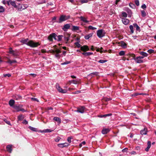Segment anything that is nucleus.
<instances>
[{
	"instance_id": "4c0bfd02",
	"label": "nucleus",
	"mask_w": 156,
	"mask_h": 156,
	"mask_svg": "<svg viewBox=\"0 0 156 156\" xmlns=\"http://www.w3.org/2000/svg\"><path fill=\"white\" fill-rule=\"evenodd\" d=\"M129 29L130 30L131 33L133 34L134 33L133 27L132 25H131L129 27Z\"/></svg>"
},
{
	"instance_id": "f3484780",
	"label": "nucleus",
	"mask_w": 156,
	"mask_h": 156,
	"mask_svg": "<svg viewBox=\"0 0 156 156\" xmlns=\"http://www.w3.org/2000/svg\"><path fill=\"white\" fill-rule=\"evenodd\" d=\"M110 131V130L108 128H104L102 130L101 132L103 134H107Z\"/></svg>"
},
{
	"instance_id": "4d7b16f0",
	"label": "nucleus",
	"mask_w": 156,
	"mask_h": 156,
	"mask_svg": "<svg viewBox=\"0 0 156 156\" xmlns=\"http://www.w3.org/2000/svg\"><path fill=\"white\" fill-rule=\"evenodd\" d=\"M80 1L81 4H83L85 3H87L88 2V0H80Z\"/></svg>"
},
{
	"instance_id": "bb28decb",
	"label": "nucleus",
	"mask_w": 156,
	"mask_h": 156,
	"mask_svg": "<svg viewBox=\"0 0 156 156\" xmlns=\"http://www.w3.org/2000/svg\"><path fill=\"white\" fill-rule=\"evenodd\" d=\"M93 34V33H90L88 34V35L85 36L84 37V38L86 40L88 39L90 37H92Z\"/></svg>"
},
{
	"instance_id": "412c9836",
	"label": "nucleus",
	"mask_w": 156,
	"mask_h": 156,
	"mask_svg": "<svg viewBox=\"0 0 156 156\" xmlns=\"http://www.w3.org/2000/svg\"><path fill=\"white\" fill-rule=\"evenodd\" d=\"M12 146L11 145H8L6 147L7 151L9 153H11L12 151Z\"/></svg>"
},
{
	"instance_id": "f8f14e48",
	"label": "nucleus",
	"mask_w": 156,
	"mask_h": 156,
	"mask_svg": "<svg viewBox=\"0 0 156 156\" xmlns=\"http://www.w3.org/2000/svg\"><path fill=\"white\" fill-rule=\"evenodd\" d=\"M70 25H72V24H65L63 26V27L62 28V30L64 31H66L68 29H69L70 28Z\"/></svg>"
},
{
	"instance_id": "f704fd0d",
	"label": "nucleus",
	"mask_w": 156,
	"mask_h": 156,
	"mask_svg": "<svg viewBox=\"0 0 156 156\" xmlns=\"http://www.w3.org/2000/svg\"><path fill=\"white\" fill-rule=\"evenodd\" d=\"M112 100V99L110 98H108L107 97H104L103 98V100L105 101H111Z\"/></svg>"
},
{
	"instance_id": "0e129e2a",
	"label": "nucleus",
	"mask_w": 156,
	"mask_h": 156,
	"mask_svg": "<svg viewBox=\"0 0 156 156\" xmlns=\"http://www.w3.org/2000/svg\"><path fill=\"white\" fill-rule=\"evenodd\" d=\"M31 99L33 101H37V102H39V101L36 98H31Z\"/></svg>"
},
{
	"instance_id": "f257e3e1",
	"label": "nucleus",
	"mask_w": 156,
	"mask_h": 156,
	"mask_svg": "<svg viewBox=\"0 0 156 156\" xmlns=\"http://www.w3.org/2000/svg\"><path fill=\"white\" fill-rule=\"evenodd\" d=\"M40 45L39 42H34L32 40L28 41L27 45L32 48H35L37 47Z\"/></svg>"
},
{
	"instance_id": "c756f323",
	"label": "nucleus",
	"mask_w": 156,
	"mask_h": 156,
	"mask_svg": "<svg viewBox=\"0 0 156 156\" xmlns=\"http://www.w3.org/2000/svg\"><path fill=\"white\" fill-rule=\"evenodd\" d=\"M63 37V36L62 35H59L58 36H57L56 37V40H57L58 41H61Z\"/></svg>"
},
{
	"instance_id": "2f4dec72",
	"label": "nucleus",
	"mask_w": 156,
	"mask_h": 156,
	"mask_svg": "<svg viewBox=\"0 0 156 156\" xmlns=\"http://www.w3.org/2000/svg\"><path fill=\"white\" fill-rule=\"evenodd\" d=\"M53 131L52 130H51L50 129H47L44 130H43L42 131L41 130V133L44 132V133H47V132H51Z\"/></svg>"
},
{
	"instance_id": "6e6d98bb",
	"label": "nucleus",
	"mask_w": 156,
	"mask_h": 156,
	"mask_svg": "<svg viewBox=\"0 0 156 156\" xmlns=\"http://www.w3.org/2000/svg\"><path fill=\"white\" fill-rule=\"evenodd\" d=\"M3 76H4L5 77L8 76V77H9L10 76H11V74L9 73V74H4Z\"/></svg>"
},
{
	"instance_id": "13d9d810",
	"label": "nucleus",
	"mask_w": 156,
	"mask_h": 156,
	"mask_svg": "<svg viewBox=\"0 0 156 156\" xmlns=\"http://www.w3.org/2000/svg\"><path fill=\"white\" fill-rule=\"evenodd\" d=\"M135 3L136 5L138 6L139 5V2L138 0H136L135 1Z\"/></svg>"
},
{
	"instance_id": "e2e57ef3",
	"label": "nucleus",
	"mask_w": 156,
	"mask_h": 156,
	"mask_svg": "<svg viewBox=\"0 0 156 156\" xmlns=\"http://www.w3.org/2000/svg\"><path fill=\"white\" fill-rule=\"evenodd\" d=\"M56 88L58 91L59 90L61 87L59 86L58 84H57L56 85Z\"/></svg>"
},
{
	"instance_id": "39448f33",
	"label": "nucleus",
	"mask_w": 156,
	"mask_h": 156,
	"mask_svg": "<svg viewBox=\"0 0 156 156\" xmlns=\"http://www.w3.org/2000/svg\"><path fill=\"white\" fill-rule=\"evenodd\" d=\"M28 7L27 4L21 5L19 4L17 7V9L18 10L21 11L22 10Z\"/></svg>"
},
{
	"instance_id": "680f3d73",
	"label": "nucleus",
	"mask_w": 156,
	"mask_h": 156,
	"mask_svg": "<svg viewBox=\"0 0 156 156\" xmlns=\"http://www.w3.org/2000/svg\"><path fill=\"white\" fill-rule=\"evenodd\" d=\"M128 150V148H126L123 149V150H122V151L123 153L126 152H127Z\"/></svg>"
},
{
	"instance_id": "ea45409f",
	"label": "nucleus",
	"mask_w": 156,
	"mask_h": 156,
	"mask_svg": "<svg viewBox=\"0 0 156 156\" xmlns=\"http://www.w3.org/2000/svg\"><path fill=\"white\" fill-rule=\"evenodd\" d=\"M5 11L4 8L2 6H0V12H3Z\"/></svg>"
},
{
	"instance_id": "5fc2aeb1",
	"label": "nucleus",
	"mask_w": 156,
	"mask_h": 156,
	"mask_svg": "<svg viewBox=\"0 0 156 156\" xmlns=\"http://www.w3.org/2000/svg\"><path fill=\"white\" fill-rule=\"evenodd\" d=\"M72 139V137H68L67 139V140L68 141V142L70 143L71 142V140Z\"/></svg>"
},
{
	"instance_id": "7c9ffc66",
	"label": "nucleus",
	"mask_w": 156,
	"mask_h": 156,
	"mask_svg": "<svg viewBox=\"0 0 156 156\" xmlns=\"http://www.w3.org/2000/svg\"><path fill=\"white\" fill-rule=\"evenodd\" d=\"M24 116L22 115H20L18 116V119L19 121H20L23 120L24 119Z\"/></svg>"
},
{
	"instance_id": "dca6fc26",
	"label": "nucleus",
	"mask_w": 156,
	"mask_h": 156,
	"mask_svg": "<svg viewBox=\"0 0 156 156\" xmlns=\"http://www.w3.org/2000/svg\"><path fill=\"white\" fill-rule=\"evenodd\" d=\"M61 52V51L58 49H56V54H55V56L56 57L58 58V59H59L61 57V55L59 54V53H60Z\"/></svg>"
},
{
	"instance_id": "c03bdc74",
	"label": "nucleus",
	"mask_w": 156,
	"mask_h": 156,
	"mask_svg": "<svg viewBox=\"0 0 156 156\" xmlns=\"http://www.w3.org/2000/svg\"><path fill=\"white\" fill-rule=\"evenodd\" d=\"M95 48H96V51L97 52H100L101 53H102L103 52V51L100 50V48H99L95 47Z\"/></svg>"
},
{
	"instance_id": "4be33fe9",
	"label": "nucleus",
	"mask_w": 156,
	"mask_h": 156,
	"mask_svg": "<svg viewBox=\"0 0 156 156\" xmlns=\"http://www.w3.org/2000/svg\"><path fill=\"white\" fill-rule=\"evenodd\" d=\"M79 27L78 26H72V28H71L70 29L72 31H74L79 30Z\"/></svg>"
},
{
	"instance_id": "5701e85b",
	"label": "nucleus",
	"mask_w": 156,
	"mask_h": 156,
	"mask_svg": "<svg viewBox=\"0 0 156 156\" xmlns=\"http://www.w3.org/2000/svg\"><path fill=\"white\" fill-rule=\"evenodd\" d=\"M122 23L125 25L128 24L129 23V20L126 18L122 19Z\"/></svg>"
},
{
	"instance_id": "1a4fd4ad",
	"label": "nucleus",
	"mask_w": 156,
	"mask_h": 156,
	"mask_svg": "<svg viewBox=\"0 0 156 156\" xmlns=\"http://www.w3.org/2000/svg\"><path fill=\"white\" fill-rule=\"evenodd\" d=\"M65 20H66V19L65 17V15H62L60 17L58 20L56 22L58 23H60Z\"/></svg>"
},
{
	"instance_id": "a211bd4d",
	"label": "nucleus",
	"mask_w": 156,
	"mask_h": 156,
	"mask_svg": "<svg viewBox=\"0 0 156 156\" xmlns=\"http://www.w3.org/2000/svg\"><path fill=\"white\" fill-rule=\"evenodd\" d=\"M147 128H144L143 130L140 131V133L141 135H146L147 134Z\"/></svg>"
},
{
	"instance_id": "aec40b11",
	"label": "nucleus",
	"mask_w": 156,
	"mask_h": 156,
	"mask_svg": "<svg viewBox=\"0 0 156 156\" xmlns=\"http://www.w3.org/2000/svg\"><path fill=\"white\" fill-rule=\"evenodd\" d=\"M28 38L23 39L20 41V42L23 44H25L27 45L28 43Z\"/></svg>"
},
{
	"instance_id": "473e14b6",
	"label": "nucleus",
	"mask_w": 156,
	"mask_h": 156,
	"mask_svg": "<svg viewBox=\"0 0 156 156\" xmlns=\"http://www.w3.org/2000/svg\"><path fill=\"white\" fill-rule=\"evenodd\" d=\"M80 19L81 20L85 23H87L88 22V21L86 20V18L83 16H80Z\"/></svg>"
},
{
	"instance_id": "864d4df0",
	"label": "nucleus",
	"mask_w": 156,
	"mask_h": 156,
	"mask_svg": "<svg viewBox=\"0 0 156 156\" xmlns=\"http://www.w3.org/2000/svg\"><path fill=\"white\" fill-rule=\"evenodd\" d=\"M70 63V61H66L65 62L62 63L61 65H66V64H69Z\"/></svg>"
},
{
	"instance_id": "de8ad7c7",
	"label": "nucleus",
	"mask_w": 156,
	"mask_h": 156,
	"mask_svg": "<svg viewBox=\"0 0 156 156\" xmlns=\"http://www.w3.org/2000/svg\"><path fill=\"white\" fill-rule=\"evenodd\" d=\"M127 13L125 12H123L122 13V16L125 17V18H126V17H127Z\"/></svg>"
},
{
	"instance_id": "423d86ee",
	"label": "nucleus",
	"mask_w": 156,
	"mask_h": 156,
	"mask_svg": "<svg viewBox=\"0 0 156 156\" xmlns=\"http://www.w3.org/2000/svg\"><path fill=\"white\" fill-rule=\"evenodd\" d=\"M70 36V34L68 33H66L64 34V39L66 43H68Z\"/></svg>"
},
{
	"instance_id": "4468645a",
	"label": "nucleus",
	"mask_w": 156,
	"mask_h": 156,
	"mask_svg": "<svg viewBox=\"0 0 156 156\" xmlns=\"http://www.w3.org/2000/svg\"><path fill=\"white\" fill-rule=\"evenodd\" d=\"M119 44V45L120 46L122 47L125 48L126 47L127 44L123 41H121L118 43Z\"/></svg>"
},
{
	"instance_id": "a878e982",
	"label": "nucleus",
	"mask_w": 156,
	"mask_h": 156,
	"mask_svg": "<svg viewBox=\"0 0 156 156\" xmlns=\"http://www.w3.org/2000/svg\"><path fill=\"white\" fill-rule=\"evenodd\" d=\"M139 53L144 57H146L148 56V54L144 51H140L139 52Z\"/></svg>"
},
{
	"instance_id": "c9c22d12",
	"label": "nucleus",
	"mask_w": 156,
	"mask_h": 156,
	"mask_svg": "<svg viewBox=\"0 0 156 156\" xmlns=\"http://www.w3.org/2000/svg\"><path fill=\"white\" fill-rule=\"evenodd\" d=\"M62 93H66L67 91L65 89H63L61 88L58 91Z\"/></svg>"
},
{
	"instance_id": "f03ea898",
	"label": "nucleus",
	"mask_w": 156,
	"mask_h": 156,
	"mask_svg": "<svg viewBox=\"0 0 156 156\" xmlns=\"http://www.w3.org/2000/svg\"><path fill=\"white\" fill-rule=\"evenodd\" d=\"M97 36L99 38H101L105 36V32L102 29L98 30L97 31Z\"/></svg>"
},
{
	"instance_id": "3c124183",
	"label": "nucleus",
	"mask_w": 156,
	"mask_h": 156,
	"mask_svg": "<svg viewBox=\"0 0 156 156\" xmlns=\"http://www.w3.org/2000/svg\"><path fill=\"white\" fill-rule=\"evenodd\" d=\"M98 73L97 72H95L94 73H91L90 75L91 76H92L93 75H96V76L98 75Z\"/></svg>"
},
{
	"instance_id": "9d476101",
	"label": "nucleus",
	"mask_w": 156,
	"mask_h": 156,
	"mask_svg": "<svg viewBox=\"0 0 156 156\" xmlns=\"http://www.w3.org/2000/svg\"><path fill=\"white\" fill-rule=\"evenodd\" d=\"M85 108L84 106H80L77 108V109L76 111V112L81 113H83L84 112V110Z\"/></svg>"
},
{
	"instance_id": "774afa93",
	"label": "nucleus",
	"mask_w": 156,
	"mask_h": 156,
	"mask_svg": "<svg viewBox=\"0 0 156 156\" xmlns=\"http://www.w3.org/2000/svg\"><path fill=\"white\" fill-rule=\"evenodd\" d=\"M106 116L105 115H98V117L100 118H102V117H106Z\"/></svg>"
},
{
	"instance_id": "69168bd1",
	"label": "nucleus",
	"mask_w": 156,
	"mask_h": 156,
	"mask_svg": "<svg viewBox=\"0 0 156 156\" xmlns=\"http://www.w3.org/2000/svg\"><path fill=\"white\" fill-rule=\"evenodd\" d=\"M141 7L143 9H145L146 8V6L145 4H143L142 6Z\"/></svg>"
},
{
	"instance_id": "72a5a7b5",
	"label": "nucleus",
	"mask_w": 156,
	"mask_h": 156,
	"mask_svg": "<svg viewBox=\"0 0 156 156\" xmlns=\"http://www.w3.org/2000/svg\"><path fill=\"white\" fill-rule=\"evenodd\" d=\"M13 108L17 110V112H18L20 111L19 110L20 109L19 106H17V105H15L14 106Z\"/></svg>"
},
{
	"instance_id": "58836bf2",
	"label": "nucleus",
	"mask_w": 156,
	"mask_h": 156,
	"mask_svg": "<svg viewBox=\"0 0 156 156\" xmlns=\"http://www.w3.org/2000/svg\"><path fill=\"white\" fill-rule=\"evenodd\" d=\"M29 128L31 130H32L33 131H37V129L36 128H34L31 126H29Z\"/></svg>"
},
{
	"instance_id": "e433bc0d",
	"label": "nucleus",
	"mask_w": 156,
	"mask_h": 156,
	"mask_svg": "<svg viewBox=\"0 0 156 156\" xmlns=\"http://www.w3.org/2000/svg\"><path fill=\"white\" fill-rule=\"evenodd\" d=\"M74 45H75V47H76L78 48H80L81 47L80 44H79V42H78L75 43Z\"/></svg>"
},
{
	"instance_id": "6ab92c4d",
	"label": "nucleus",
	"mask_w": 156,
	"mask_h": 156,
	"mask_svg": "<svg viewBox=\"0 0 156 156\" xmlns=\"http://www.w3.org/2000/svg\"><path fill=\"white\" fill-rule=\"evenodd\" d=\"M147 147L145 149V150L146 151L148 152L149 151V148H150L151 146V142L150 141H149L147 142Z\"/></svg>"
},
{
	"instance_id": "393cba45",
	"label": "nucleus",
	"mask_w": 156,
	"mask_h": 156,
	"mask_svg": "<svg viewBox=\"0 0 156 156\" xmlns=\"http://www.w3.org/2000/svg\"><path fill=\"white\" fill-rule=\"evenodd\" d=\"M134 27L136 28V30L139 32L140 31V28L138 25L136 23H134L133 24Z\"/></svg>"
},
{
	"instance_id": "6e6552de",
	"label": "nucleus",
	"mask_w": 156,
	"mask_h": 156,
	"mask_svg": "<svg viewBox=\"0 0 156 156\" xmlns=\"http://www.w3.org/2000/svg\"><path fill=\"white\" fill-rule=\"evenodd\" d=\"M7 2L8 5H9V4H10L15 8L17 9L18 6L16 5L15 1L9 0V1H7Z\"/></svg>"
},
{
	"instance_id": "0eeeda50",
	"label": "nucleus",
	"mask_w": 156,
	"mask_h": 156,
	"mask_svg": "<svg viewBox=\"0 0 156 156\" xmlns=\"http://www.w3.org/2000/svg\"><path fill=\"white\" fill-rule=\"evenodd\" d=\"M89 50L90 48L87 45H84L80 47V50L83 51V52H86Z\"/></svg>"
},
{
	"instance_id": "8fccbe9b",
	"label": "nucleus",
	"mask_w": 156,
	"mask_h": 156,
	"mask_svg": "<svg viewBox=\"0 0 156 156\" xmlns=\"http://www.w3.org/2000/svg\"><path fill=\"white\" fill-rule=\"evenodd\" d=\"M56 49L55 50H51L49 51V52L50 53H51L53 54H54L56 53Z\"/></svg>"
},
{
	"instance_id": "49530a36",
	"label": "nucleus",
	"mask_w": 156,
	"mask_h": 156,
	"mask_svg": "<svg viewBox=\"0 0 156 156\" xmlns=\"http://www.w3.org/2000/svg\"><path fill=\"white\" fill-rule=\"evenodd\" d=\"M107 62V60H104L101 59L98 61V62L100 63H105Z\"/></svg>"
},
{
	"instance_id": "a18cd8bd",
	"label": "nucleus",
	"mask_w": 156,
	"mask_h": 156,
	"mask_svg": "<svg viewBox=\"0 0 156 156\" xmlns=\"http://www.w3.org/2000/svg\"><path fill=\"white\" fill-rule=\"evenodd\" d=\"M69 82L70 83H73L74 84H76L77 83V81L75 80H72L71 81H69Z\"/></svg>"
},
{
	"instance_id": "37998d69",
	"label": "nucleus",
	"mask_w": 156,
	"mask_h": 156,
	"mask_svg": "<svg viewBox=\"0 0 156 156\" xmlns=\"http://www.w3.org/2000/svg\"><path fill=\"white\" fill-rule=\"evenodd\" d=\"M147 51L148 53L150 54L152 53H155L154 51V50L151 49L148 50Z\"/></svg>"
},
{
	"instance_id": "9b49d317",
	"label": "nucleus",
	"mask_w": 156,
	"mask_h": 156,
	"mask_svg": "<svg viewBox=\"0 0 156 156\" xmlns=\"http://www.w3.org/2000/svg\"><path fill=\"white\" fill-rule=\"evenodd\" d=\"M69 144L67 143H65L62 144H58V146L61 148H63L64 147H66L68 146Z\"/></svg>"
},
{
	"instance_id": "c85d7f7f",
	"label": "nucleus",
	"mask_w": 156,
	"mask_h": 156,
	"mask_svg": "<svg viewBox=\"0 0 156 156\" xmlns=\"http://www.w3.org/2000/svg\"><path fill=\"white\" fill-rule=\"evenodd\" d=\"M53 120L58 122L59 123H60L61 122V120L58 117H55L54 118Z\"/></svg>"
},
{
	"instance_id": "bf43d9fd",
	"label": "nucleus",
	"mask_w": 156,
	"mask_h": 156,
	"mask_svg": "<svg viewBox=\"0 0 156 156\" xmlns=\"http://www.w3.org/2000/svg\"><path fill=\"white\" fill-rule=\"evenodd\" d=\"M61 138L59 137H57L56 138H55V141L56 142H58L61 139Z\"/></svg>"
},
{
	"instance_id": "cd10ccee",
	"label": "nucleus",
	"mask_w": 156,
	"mask_h": 156,
	"mask_svg": "<svg viewBox=\"0 0 156 156\" xmlns=\"http://www.w3.org/2000/svg\"><path fill=\"white\" fill-rule=\"evenodd\" d=\"M15 101L14 100H10L9 101V104L11 106H13L15 104Z\"/></svg>"
},
{
	"instance_id": "b1692460",
	"label": "nucleus",
	"mask_w": 156,
	"mask_h": 156,
	"mask_svg": "<svg viewBox=\"0 0 156 156\" xmlns=\"http://www.w3.org/2000/svg\"><path fill=\"white\" fill-rule=\"evenodd\" d=\"M82 54L85 56H89L93 54V53L90 52H84L82 53Z\"/></svg>"
},
{
	"instance_id": "a19ab883",
	"label": "nucleus",
	"mask_w": 156,
	"mask_h": 156,
	"mask_svg": "<svg viewBox=\"0 0 156 156\" xmlns=\"http://www.w3.org/2000/svg\"><path fill=\"white\" fill-rule=\"evenodd\" d=\"M125 54V52L123 51H121L119 53V55L120 56H123Z\"/></svg>"
},
{
	"instance_id": "2eb2a0df",
	"label": "nucleus",
	"mask_w": 156,
	"mask_h": 156,
	"mask_svg": "<svg viewBox=\"0 0 156 156\" xmlns=\"http://www.w3.org/2000/svg\"><path fill=\"white\" fill-rule=\"evenodd\" d=\"M12 98L16 100H20L22 99V97L19 94L13 95Z\"/></svg>"
},
{
	"instance_id": "09e8293b",
	"label": "nucleus",
	"mask_w": 156,
	"mask_h": 156,
	"mask_svg": "<svg viewBox=\"0 0 156 156\" xmlns=\"http://www.w3.org/2000/svg\"><path fill=\"white\" fill-rule=\"evenodd\" d=\"M4 121L5 122L9 125H11L10 121L7 120L6 119H4Z\"/></svg>"
},
{
	"instance_id": "20e7f679",
	"label": "nucleus",
	"mask_w": 156,
	"mask_h": 156,
	"mask_svg": "<svg viewBox=\"0 0 156 156\" xmlns=\"http://www.w3.org/2000/svg\"><path fill=\"white\" fill-rule=\"evenodd\" d=\"M57 35L55 33H53L50 34L48 37V39L50 41H52L53 38L55 40H56Z\"/></svg>"
},
{
	"instance_id": "052dcab7",
	"label": "nucleus",
	"mask_w": 156,
	"mask_h": 156,
	"mask_svg": "<svg viewBox=\"0 0 156 156\" xmlns=\"http://www.w3.org/2000/svg\"><path fill=\"white\" fill-rule=\"evenodd\" d=\"M129 5L132 8H134L135 7L133 3H130L129 4Z\"/></svg>"
},
{
	"instance_id": "79ce46f5",
	"label": "nucleus",
	"mask_w": 156,
	"mask_h": 156,
	"mask_svg": "<svg viewBox=\"0 0 156 156\" xmlns=\"http://www.w3.org/2000/svg\"><path fill=\"white\" fill-rule=\"evenodd\" d=\"M141 15L142 16L145 17L146 16V12L144 10H142L141 11Z\"/></svg>"
},
{
	"instance_id": "7ed1b4c3",
	"label": "nucleus",
	"mask_w": 156,
	"mask_h": 156,
	"mask_svg": "<svg viewBox=\"0 0 156 156\" xmlns=\"http://www.w3.org/2000/svg\"><path fill=\"white\" fill-rule=\"evenodd\" d=\"M129 55L133 57L132 59H134L136 61V62L138 63H143V61L138 58V57L135 58V55L134 54H129Z\"/></svg>"
},
{
	"instance_id": "338daca9",
	"label": "nucleus",
	"mask_w": 156,
	"mask_h": 156,
	"mask_svg": "<svg viewBox=\"0 0 156 156\" xmlns=\"http://www.w3.org/2000/svg\"><path fill=\"white\" fill-rule=\"evenodd\" d=\"M23 123L25 124H28V122L25 119L23 120V121L22 122Z\"/></svg>"
},
{
	"instance_id": "603ef678",
	"label": "nucleus",
	"mask_w": 156,
	"mask_h": 156,
	"mask_svg": "<svg viewBox=\"0 0 156 156\" xmlns=\"http://www.w3.org/2000/svg\"><path fill=\"white\" fill-rule=\"evenodd\" d=\"M88 28L89 29H91V30H95V29H96V28L95 27H93L91 26H89L88 27Z\"/></svg>"
},
{
	"instance_id": "ddd939ff",
	"label": "nucleus",
	"mask_w": 156,
	"mask_h": 156,
	"mask_svg": "<svg viewBox=\"0 0 156 156\" xmlns=\"http://www.w3.org/2000/svg\"><path fill=\"white\" fill-rule=\"evenodd\" d=\"M9 52L12 54L14 56H16L18 55V53L13 50L11 48H9Z\"/></svg>"
}]
</instances>
